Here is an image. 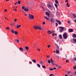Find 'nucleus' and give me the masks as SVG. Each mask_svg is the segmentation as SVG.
I'll list each match as a JSON object with an SVG mask.
<instances>
[{
  "label": "nucleus",
  "instance_id": "4468645a",
  "mask_svg": "<svg viewBox=\"0 0 76 76\" xmlns=\"http://www.w3.org/2000/svg\"><path fill=\"white\" fill-rule=\"evenodd\" d=\"M37 29H39V30H41L42 29V28L40 26H38L37 27Z\"/></svg>",
  "mask_w": 76,
  "mask_h": 76
},
{
  "label": "nucleus",
  "instance_id": "c756f323",
  "mask_svg": "<svg viewBox=\"0 0 76 76\" xmlns=\"http://www.w3.org/2000/svg\"><path fill=\"white\" fill-rule=\"evenodd\" d=\"M14 33L15 35H17V34H18V32L17 31H15V32H14Z\"/></svg>",
  "mask_w": 76,
  "mask_h": 76
},
{
  "label": "nucleus",
  "instance_id": "412c9836",
  "mask_svg": "<svg viewBox=\"0 0 76 76\" xmlns=\"http://www.w3.org/2000/svg\"><path fill=\"white\" fill-rule=\"evenodd\" d=\"M37 66L39 68L40 67H41V65L39 64H37Z\"/></svg>",
  "mask_w": 76,
  "mask_h": 76
},
{
  "label": "nucleus",
  "instance_id": "603ef678",
  "mask_svg": "<svg viewBox=\"0 0 76 76\" xmlns=\"http://www.w3.org/2000/svg\"><path fill=\"white\" fill-rule=\"evenodd\" d=\"M40 7H41V8H42V9H44V7H43L42 6H40Z\"/></svg>",
  "mask_w": 76,
  "mask_h": 76
},
{
  "label": "nucleus",
  "instance_id": "052dcab7",
  "mask_svg": "<svg viewBox=\"0 0 76 76\" xmlns=\"http://www.w3.org/2000/svg\"><path fill=\"white\" fill-rule=\"evenodd\" d=\"M53 69H54V70H56V67L54 68Z\"/></svg>",
  "mask_w": 76,
  "mask_h": 76
},
{
  "label": "nucleus",
  "instance_id": "f03ea898",
  "mask_svg": "<svg viewBox=\"0 0 76 76\" xmlns=\"http://www.w3.org/2000/svg\"><path fill=\"white\" fill-rule=\"evenodd\" d=\"M28 18L30 19H34V16L32 14H29L28 15Z\"/></svg>",
  "mask_w": 76,
  "mask_h": 76
},
{
  "label": "nucleus",
  "instance_id": "09e8293b",
  "mask_svg": "<svg viewBox=\"0 0 76 76\" xmlns=\"http://www.w3.org/2000/svg\"><path fill=\"white\" fill-rule=\"evenodd\" d=\"M29 63L30 64H32V62H31V61H29Z\"/></svg>",
  "mask_w": 76,
  "mask_h": 76
},
{
  "label": "nucleus",
  "instance_id": "423d86ee",
  "mask_svg": "<svg viewBox=\"0 0 76 76\" xmlns=\"http://www.w3.org/2000/svg\"><path fill=\"white\" fill-rule=\"evenodd\" d=\"M73 29L70 28V29H69L68 31L69 32H73Z\"/></svg>",
  "mask_w": 76,
  "mask_h": 76
},
{
  "label": "nucleus",
  "instance_id": "9d476101",
  "mask_svg": "<svg viewBox=\"0 0 76 76\" xmlns=\"http://www.w3.org/2000/svg\"><path fill=\"white\" fill-rule=\"evenodd\" d=\"M53 8H54V7L52 6L50 7L49 8V9H50L51 10H53Z\"/></svg>",
  "mask_w": 76,
  "mask_h": 76
},
{
  "label": "nucleus",
  "instance_id": "a19ab883",
  "mask_svg": "<svg viewBox=\"0 0 76 76\" xmlns=\"http://www.w3.org/2000/svg\"><path fill=\"white\" fill-rule=\"evenodd\" d=\"M66 28L64 27V31H66Z\"/></svg>",
  "mask_w": 76,
  "mask_h": 76
},
{
  "label": "nucleus",
  "instance_id": "6e6d98bb",
  "mask_svg": "<svg viewBox=\"0 0 76 76\" xmlns=\"http://www.w3.org/2000/svg\"><path fill=\"white\" fill-rule=\"evenodd\" d=\"M15 22H16V20H17V19H16L15 18Z\"/></svg>",
  "mask_w": 76,
  "mask_h": 76
},
{
  "label": "nucleus",
  "instance_id": "37998d69",
  "mask_svg": "<svg viewBox=\"0 0 76 76\" xmlns=\"http://www.w3.org/2000/svg\"><path fill=\"white\" fill-rule=\"evenodd\" d=\"M51 32L52 34H53V33H54V31H53V30H52L51 31Z\"/></svg>",
  "mask_w": 76,
  "mask_h": 76
},
{
  "label": "nucleus",
  "instance_id": "0e129e2a",
  "mask_svg": "<svg viewBox=\"0 0 76 76\" xmlns=\"http://www.w3.org/2000/svg\"><path fill=\"white\" fill-rule=\"evenodd\" d=\"M42 61H40V64H42Z\"/></svg>",
  "mask_w": 76,
  "mask_h": 76
},
{
  "label": "nucleus",
  "instance_id": "20e7f679",
  "mask_svg": "<svg viewBox=\"0 0 76 76\" xmlns=\"http://www.w3.org/2000/svg\"><path fill=\"white\" fill-rule=\"evenodd\" d=\"M56 22L58 23L59 25H61V22L60 21L57 20V19H56Z\"/></svg>",
  "mask_w": 76,
  "mask_h": 76
},
{
  "label": "nucleus",
  "instance_id": "a18cd8bd",
  "mask_svg": "<svg viewBox=\"0 0 76 76\" xmlns=\"http://www.w3.org/2000/svg\"><path fill=\"white\" fill-rule=\"evenodd\" d=\"M37 50H38L39 51H40V49H39V48H37Z\"/></svg>",
  "mask_w": 76,
  "mask_h": 76
},
{
  "label": "nucleus",
  "instance_id": "f257e3e1",
  "mask_svg": "<svg viewBox=\"0 0 76 76\" xmlns=\"http://www.w3.org/2000/svg\"><path fill=\"white\" fill-rule=\"evenodd\" d=\"M63 37L64 39H67V33L66 32L64 33L63 35Z\"/></svg>",
  "mask_w": 76,
  "mask_h": 76
},
{
  "label": "nucleus",
  "instance_id": "c03bdc74",
  "mask_svg": "<svg viewBox=\"0 0 76 76\" xmlns=\"http://www.w3.org/2000/svg\"><path fill=\"white\" fill-rule=\"evenodd\" d=\"M49 57H50V56L49 55L48 56V55L47 56V57H48V58H49Z\"/></svg>",
  "mask_w": 76,
  "mask_h": 76
},
{
  "label": "nucleus",
  "instance_id": "58836bf2",
  "mask_svg": "<svg viewBox=\"0 0 76 76\" xmlns=\"http://www.w3.org/2000/svg\"><path fill=\"white\" fill-rule=\"evenodd\" d=\"M60 32H63V30H60L59 31Z\"/></svg>",
  "mask_w": 76,
  "mask_h": 76
},
{
  "label": "nucleus",
  "instance_id": "6ab92c4d",
  "mask_svg": "<svg viewBox=\"0 0 76 76\" xmlns=\"http://www.w3.org/2000/svg\"><path fill=\"white\" fill-rule=\"evenodd\" d=\"M56 54H58L59 53V50H56Z\"/></svg>",
  "mask_w": 76,
  "mask_h": 76
},
{
  "label": "nucleus",
  "instance_id": "aec40b11",
  "mask_svg": "<svg viewBox=\"0 0 76 76\" xmlns=\"http://www.w3.org/2000/svg\"><path fill=\"white\" fill-rule=\"evenodd\" d=\"M72 15L73 16L74 18H76V15L75 14L72 13Z\"/></svg>",
  "mask_w": 76,
  "mask_h": 76
},
{
  "label": "nucleus",
  "instance_id": "4be33fe9",
  "mask_svg": "<svg viewBox=\"0 0 76 76\" xmlns=\"http://www.w3.org/2000/svg\"><path fill=\"white\" fill-rule=\"evenodd\" d=\"M32 61L34 62V63H36V60L35 59H33Z\"/></svg>",
  "mask_w": 76,
  "mask_h": 76
},
{
  "label": "nucleus",
  "instance_id": "338daca9",
  "mask_svg": "<svg viewBox=\"0 0 76 76\" xmlns=\"http://www.w3.org/2000/svg\"><path fill=\"white\" fill-rule=\"evenodd\" d=\"M14 10H15V11H16L17 10L16 8Z\"/></svg>",
  "mask_w": 76,
  "mask_h": 76
},
{
  "label": "nucleus",
  "instance_id": "393cba45",
  "mask_svg": "<svg viewBox=\"0 0 76 76\" xmlns=\"http://www.w3.org/2000/svg\"><path fill=\"white\" fill-rule=\"evenodd\" d=\"M48 62L49 64H50L51 63V61H50V60H48Z\"/></svg>",
  "mask_w": 76,
  "mask_h": 76
},
{
  "label": "nucleus",
  "instance_id": "c9c22d12",
  "mask_svg": "<svg viewBox=\"0 0 76 76\" xmlns=\"http://www.w3.org/2000/svg\"><path fill=\"white\" fill-rule=\"evenodd\" d=\"M18 3L19 4H20V1H18Z\"/></svg>",
  "mask_w": 76,
  "mask_h": 76
},
{
  "label": "nucleus",
  "instance_id": "e433bc0d",
  "mask_svg": "<svg viewBox=\"0 0 76 76\" xmlns=\"http://www.w3.org/2000/svg\"><path fill=\"white\" fill-rule=\"evenodd\" d=\"M55 7H58V6L56 4H55Z\"/></svg>",
  "mask_w": 76,
  "mask_h": 76
},
{
  "label": "nucleus",
  "instance_id": "bf43d9fd",
  "mask_svg": "<svg viewBox=\"0 0 76 76\" xmlns=\"http://www.w3.org/2000/svg\"><path fill=\"white\" fill-rule=\"evenodd\" d=\"M52 64H53L54 63V62H51Z\"/></svg>",
  "mask_w": 76,
  "mask_h": 76
},
{
  "label": "nucleus",
  "instance_id": "7c9ffc66",
  "mask_svg": "<svg viewBox=\"0 0 76 76\" xmlns=\"http://www.w3.org/2000/svg\"><path fill=\"white\" fill-rule=\"evenodd\" d=\"M22 9H23L24 10V9H25V7H22Z\"/></svg>",
  "mask_w": 76,
  "mask_h": 76
},
{
  "label": "nucleus",
  "instance_id": "a211bd4d",
  "mask_svg": "<svg viewBox=\"0 0 76 76\" xmlns=\"http://www.w3.org/2000/svg\"><path fill=\"white\" fill-rule=\"evenodd\" d=\"M15 42L17 41V42H19V40H18V39H15Z\"/></svg>",
  "mask_w": 76,
  "mask_h": 76
},
{
  "label": "nucleus",
  "instance_id": "49530a36",
  "mask_svg": "<svg viewBox=\"0 0 76 76\" xmlns=\"http://www.w3.org/2000/svg\"><path fill=\"white\" fill-rule=\"evenodd\" d=\"M57 13H58V16H60V13L57 12Z\"/></svg>",
  "mask_w": 76,
  "mask_h": 76
},
{
  "label": "nucleus",
  "instance_id": "1a4fd4ad",
  "mask_svg": "<svg viewBox=\"0 0 76 76\" xmlns=\"http://www.w3.org/2000/svg\"><path fill=\"white\" fill-rule=\"evenodd\" d=\"M38 27L37 25H36L34 26V28L35 29H38Z\"/></svg>",
  "mask_w": 76,
  "mask_h": 76
},
{
  "label": "nucleus",
  "instance_id": "774afa93",
  "mask_svg": "<svg viewBox=\"0 0 76 76\" xmlns=\"http://www.w3.org/2000/svg\"><path fill=\"white\" fill-rule=\"evenodd\" d=\"M65 76H68V75H65Z\"/></svg>",
  "mask_w": 76,
  "mask_h": 76
},
{
  "label": "nucleus",
  "instance_id": "cd10ccee",
  "mask_svg": "<svg viewBox=\"0 0 76 76\" xmlns=\"http://www.w3.org/2000/svg\"><path fill=\"white\" fill-rule=\"evenodd\" d=\"M42 68H44V69H46V67H45V66L42 65Z\"/></svg>",
  "mask_w": 76,
  "mask_h": 76
},
{
  "label": "nucleus",
  "instance_id": "4c0bfd02",
  "mask_svg": "<svg viewBox=\"0 0 76 76\" xmlns=\"http://www.w3.org/2000/svg\"><path fill=\"white\" fill-rule=\"evenodd\" d=\"M71 72L70 71H68L67 72V74H70L71 73Z\"/></svg>",
  "mask_w": 76,
  "mask_h": 76
},
{
  "label": "nucleus",
  "instance_id": "6e6552de",
  "mask_svg": "<svg viewBox=\"0 0 76 76\" xmlns=\"http://www.w3.org/2000/svg\"><path fill=\"white\" fill-rule=\"evenodd\" d=\"M19 49L21 51V52H23V48H19Z\"/></svg>",
  "mask_w": 76,
  "mask_h": 76
},
{
  "label": "nucleus",
  "instance_id": "f704fd0d",
  "mask_svg": "<svg viewBox=\"0 0 76 76\" xmlns=\"http://www.w3.org/2000/svg\"><path fill=\"white\" fill-rule=\"evenodd\" d=\"M73 60L74 61H76V58H74L73 59Z\"/></svg>",
  "mask_w": 76,
  "mask_h": 76
},
{
  "label": "nucleus",
  "instance_id": "69168bd1",
  "mask_svg": "<svg viewBox=\"0 0 76 76\" xmlns=\"http://www.w3.org/2000/svg\"><path fill=\"white\" fill-rule=\"evenodd\" d=\"M68 5H69V3H67L66 4V6H68Z\"/></svg>",
  "mask_w": 76,
  "mask_h": 76
},
{
  "label": "nucleus",
  "instance_id": "e2e57ef3",
  "mask_svg": "<svg viewBox=\"0 0 76 76\" xmlns=\"http://www.w3.org/2000/svg\"><path fill=\"white\" fill-rule=\"evenodd\" d=\"M54 34H52V35H53V37H54Z\"/></svg>",
  "mask_w": 76,
  "mask_h": 76
},
{
  "label": "nucleus",
  "instance_id": "bb28decb",
  "mask_svg": "<svg viewBox=\"0 0 76 76\" xmlns=\"http://www.w3.org/2000/svg\"><path fill=\"white\" fill-rule=\"evenodd\" d=\"M50 62L51 63L52 62H53V59L51 58L50 59Z\"/></svg>",
  "mask_w": 76,
  "mask_h": 76
},
{
  "label": "nucleus",
  "instance_id": "f3484780",
  "mask_svg": "<svg viewBox=\"0 0 76 76\" xmlns=\"http://www.w3.org/2000/svg\"><path fill=\"white\" fill-rule=\"evenodd\" d=\"M60 29L61 30H64V27H63L60 26Z\"/></svg>",
  "mask_w": 76,
  "mask_h": 76
},
{
  "label": "nucleus",
  "instance_id": "79ce46f5",
  "mask_svg": "<svg viewBox=\"0 0 76 76\" xmlns=\"http://www.w3.org/2000/svg\"><path fill=\"white\" fill-rule=\"evenodd\" d=\"M56 46H57V47H58L57 48V50H59V48H58V46L57 45H56Z\"/></svg>",
  "mask_w": 76,
  "mask_h": 76
},
{
  "label": "nucleus",
  "instance_id": "5fc2aeb1",
  "mask_svg": "<svg viewBox=\"0 0 76 76\" xmlns=\"http://www.w3.org/2000/svg\"><path fill=\"white\" fill-rule=\"evenodd\" d=\"M56 26H58V23H56Z\"/></svg>",
  "mask_w": 76,
  "mask_h": 76
},
{
  "label": "nucleus",
  "instance_id": "a878e982",
  "mask_svg": "<svg viewBox=\"0 0 76 76\" xmlns=\"http://www.w3.org/2000/svg\"><path fill=\"white\" fill-rule=\"evenodd\" d=\"M55 3H56V4H58V1L57 0H55Z\"/></svg>",
  "mask_w": 76,
  "mask_h": 76
},
{
  "label": "nucleus",
  "instance_id": "0eeeda50",
  "mask_svg": "<svg viewBox=\"0 0 76 76\" xmlns=\"http://www.w3.org/2000/svg\"><path fill=\"white\" fill-rule=\"evenodd\" d=\"M45 13L47 15L48 17H50V13L48 12H46Z\"/></svg>",
  "mask_w": 76,
  "mask_h": 76
},
{
  "label": "nucleus",
  "instance_id": "72a5a7b5",
  "mask_svg": "<svg viewBox=\"0 0 76 76\" xmlns=\"http://www.w3.org/2000/svg\"><path fill=\"white\" fill-rule=\"evenodd\" d=\"M54 76V75L53 74H51L50 75V76Z\"/></svg>",
  "mask_w": 76,
  "mask_h": 76
},
{
  "label": "nucleus",
  "instance_id": "13d9d810",
  "mask_svg": "<svg viewBox=\"0 0 76 76\" xmlns=\"http://www.w3.org/2000/svg\"><path fill=\"white\" fill-rule=\"evenodd\" d=\"M67 23H70V21L69 20L67 22Z\"/></svg>",
  "mask_w": 76,
  "mask_h": 76
},
{
  "label": "nucleus",
  "instance_id": "ea45409f",
  "mask_svg": "<svg viewBox=\"0 0 76 76\" xmlns=\"http://www.w3.org/2000/svg\"><path fill=\"white\" fill-rule=\"evenodd\" d=\"M73 69H74V70H75L76 69V66H74L73 67Z\"/></svg>",
  "mask_w": 76,
  "mask_h": 76
},
{
  "label": "nucleus",
  "instance_id": "5701e85b",
  "mask_svg": "<svg viewBox=\"0 0 76 76\" xmlns=\"http://www.w3.org/2000/svg\"><path fill=\"white\" fill-rule=\"evenodd\" d=\"M21 26L20 25H18L17 26V29H18V28H20V27Z\"/></svg>",
  "mask_w": 76,
  "mask_h": 76
},
{
  "label": "nucleus",
  "instance_id": "f8f14e48",
  "mask_svg": "<svg viewBox=\"0 0 76 76\" xmlns=\"http://www.w3.org/2000/svg\"><path fill=\"white\" fill-rule=\"evenodd\" d=\"M25 49H26L27 50H29V47L28 46L25 47Z\"/></svg>",
  "mask_w": 76,
  "mask_h": 76
},
{
  "label": "nucleus",
  "instance_id": "39448f33",
  "mask_svg": "<svg viewBox=\"0 0 76 76\" xmlns=\"http://www.w3.org/2000/svg\"><path fill=\"white\" fill-rule=\"evenodd\" d=\"M54 21H55V20H54V18H52L51 19L50 22H51V23H52V24H53V23H54Z\"/></svg>",
  "mask_w": 76,
  "mask_h": 76
},
{
  "label": "nucleus",
  "instance_id": "c85d7f7f",
  "mask_svg": "<svg viewBox=\"0 0 76 76\" xmlns=\"http://www.w3.org/2000/svg\"><path fill=\"white\" fill-rule=\"evenodd\" d=\"M59 37H60V38H62V36H61V34H60L59 35Z\"/></svg>",
  "mask_w": 76,
  "mask_h": 76
},
{
  "label": "nucleus",
  "instance_id": "9b49d317",
  "mask_svg": "<svg viewBox=\"0 0 76 76\" xmlns=\"http://www.w3.org/2000/svg\"><path fill=\"white\" fill-rule=\"evenodd\" d=\"M10 30L11 31L12 33H15V31H14V30L13 29H10Z\"/></svg>",
  "mask_w": 76,
  "mask_h": 76
},
{
  "label": "nucleus",
  "instance_id": "8fccbe9b",
  "mask_svg": "<svg viewBox=\"0 0 76 76\" xmlns=\"http://www.w3.org/2000/svg\"><path fill=\"white\" fill-rule=\"evenodd\" d=\"M66 63H69V61L67 60H66Z\"/></svg>",
  "mask_w": 76,
  "mask_h": 76
},
{
  "label": "nucleus",
  "instance_id": "473e14b6",
  "mask_svg": "<svg viewBox=\"0 0 76 76\" xmlns=\"http://www.w3.org/2000/svg\"><path fill=\"white\" fill-rule=\"evenodd\" d=\"M73 40H74V42H75L76 43V39H74Z\"/></svg>",
  "mask_w": 76,
  "mask_h": 76
},
{
  "label": "nucleus",
  "instance_id": "2eb2a0df",
  "mask_svg": "<svg viewBox=\"0 0 76 76\" xmlns=\"http://www.w3.org/2000/svg\"><path fill=\"white\" fill-rule=\"evenodd\" d=\"M24 10L25 12H28V10H29L27 8H25Z\"/></svg>",
  "mask_w": 76,
  "mask_h": 76
},
{
  "label": "nucleus",
  "instance_id": "de8ad7c7",
  "mask_svg": "<svg viewBox=\"0 0 76 76\" xmlns=\"http://www.w3.org/2000/svg\"><path fill=\"white\" fill-rule=\"evenodd\" d=\"M51 47V46H50V45H49L48 46V48H49V47Z\"/></svg>",
  "mask_w": 76,
  "mask_h": 76
},
{
  "label": "nucleus",
  "instance_id": "3c124183",
  "mask_svg": "<svg viewBox=\"0 0 76 76\" xmlns=\"http://www.w3.org/2000/svg\"><path fill=\"white\" fill-rule=\"evenodd\" d=\"M42 24H43L44 25H45V23L44 22H43L42 23Z\"/></svg>",
  "mask_w": 76,
  "mask_h": 76
},
{
  "label": "nucleus",
  "instance_id": "680f3d73",
  "mask_svg": "<svg viewBox=\"0 0 76 76\" xmlns=\"http://www.w3.org/2000/svg\"><path fill=\"white\" fill-rule=\"evenodd\" d=\"M75 22L76 23V19H75Z\"/></svg>",
  "mask_w": 76,
  "mask_h": 76
},
{
  "label": "nucleus",
  "instance_id": "ddd939ff",
  "mask_svg": "<svg viewBox=\"0 0 76 76\" xmlns=\"http://www.w3.org/2000/svg\"><path fill=\"white\" fill-rule=\"evenodd\" d=\"M51 5L50 4H48V8H50L51 7Z\"/></svg>",
  "mask_w": 76,
  "mask_h": 76
},
{
  "label": "nucleus",
  "instance_id": "dca6fc26",
  "mask_svg": "<svg viewBox=\"0 0 76 76\" xmlns=\"http://www.w3.org/2000/svg\"><path fill=\"white\" fill-rule=\"evenodd\" d=\"M72 37L74 38H76V34H73L72 35Z\"/></svg>",
  "mask_w": 76,
  "mask_h": 76
},
{
  "label": "nucleus",
  "instance_id": "864d4df0",
  "mask_svg": "<svg viewBox=\"0 0 76 76\" xmlns=\"http://www.w3.org/2000/svg\"><path fill=\"white\" fill-rule=\"evenodd\" d=\"M49 70H53V69H49Z\"/></svg>",
  "mask_w": 76,
  "mask_h": 76
},
{
  "label": "nucleus",
  "instance_id": "7ed1b4c3",
  "mask_svg": "<svg viewBox=\"0 0 76 76\" xmlns=\"http://www.w3.org/2000/svg\"><path fill=\"white\" fill-rule=\"evenodd\" d=\"M44 17L45 19H46V20H49V21L50 20V18L48 17H47V16L45 15L44 16Z\"/></svg>",
  "mask_w": 76,
  "mask_h": 76
},
{
  "label": "nucleus",
  "instance_id": "4d7b16f0",
  "mask_svg": "<svg viewBox=\"0 0 76 76\" xmlns=\"http://www.w3.org/2000/svg\"><path fill=\"white\" fill-rule=\"evenodd\" d=\"M4 10L5 12H7V9H5Z\"/></svg>",
  "mask_w": 76,
  "mask_h": 76
},
{
  "label": "nucleus",
  "instance_id": "b1692460",
  "mask_svg": "<svg viewBox=\"0 0 76 76\" xmlns=\"http://www.w3.org/2000/svg\"><path fill=\"white\" fill-rule=\"evenodd\" d=\"M48 33L49 34H52V33H51V31H50V30H49L48 31Z\"/></svg>",
  "mask_w": 76,
  "mask_h": 76
},
{
  "label": "nucleus",
  "instance_id": "2f4dec72",
  "mask_svg": "<svg viewBox=\"0 0 76 76\" xmlns=\"http://www.w3.org/2000/svg\"><path fill=\"white\" fill-rule=\"evenodd\" d=\"M6 29H10V28H9V27H6Z\"/></svg>",
  "mask_w": 76,
  "mask_h": 76
}]
</instances>
